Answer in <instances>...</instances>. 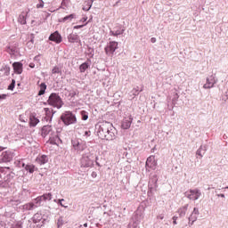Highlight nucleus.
<instances>
[{
	"mask_svg": "<svg viewBox=\"0 0 228 228\" xmlns=\"http://www.w3.org/2000/svg\"><path fill=\"white\" fill-rule=\"evenodd\" d=\"M115 133H117V130L113 126V124L110 122L101 123L97 130V134L101 140H115Z\"/></svg>",
	"mask_w": 228,
	"mask_h": 228,
	"instance_id": "1",
	"label": "nucleus"
},
{
	"mask_svg": "<svg viewBox=\"0 0 228 228\" xmlns=\"http://www.w3.org/2000/svg\"><path fill=\"white\" fill-rule=\"evenodd\" d=\"M61 120H62L65 126H71L72 124H77V118H76V114L72 113V111H65L61 116Z\"/></svg>",
	"mask_w": 228,
	"mask_h": 228,
	"instance_id": "2",
	"label": "nucleus"
},
{
	"mask_svg": "<svg viewBox=\"0 0 228 228\" xmlns=\"http://www.w3.org/2000/svg\"><path fill=\"white\" fill-rule=\"evenodd\" d=\"M47 102L50 106L57 108V110H60V108L63 106V101L61 100V97H60V95L56 93H52L50 94Z\"/></svg>",
	"mask_w": 228,
	"mask_h": 228,
	"instance_id": "3",
	"label": "nucleus"
},
{
	"mask_svg": "<svg viewBox=\"0 0 228 228\" xmlns=\"http://www.w3.org/2000/svg\"><path fill=\"white\" fill-rule=\"evenodd\" d=\"M14 157L15 152L13 151H0V163H10Z\"/></svg>",
	"mask_w": 228,
	"mask_h": 228,
	"instance_id": "4",
	"label": "nucleus"
},
{
	"mask_svg": "<svg viewBox=\"0 0 228 228\" xmlns=\"http://www.w3.org/2000/svg\"><path fill=\"white\" fill-rule=\"evenodd\" d=\"M80 165L84 168H92L94 167V159H92L91 153H86L82 156Z\"/></svg>",
	"mask_w": 228,
	"mask_h": 228,
	"instance_id": "5",
	"label": "nucleus"
},
{
	"mask_svg": "<svg viewBox=\"0 0 228 228\" xmlns=\"http://www.w3.org/2000/svg\"><path fill=\"white\" fill-rule=\"evenodd\" d=\"M118 49V42L117 41H110L104 48L105 53L110 58H113L115 54V51Z\"/></svg>",
	"mask_w": 228,
	"mask_h": 228,
	"instance_id": "6",
	"label": "nucleus"
},
{
	"mask_svg": "<svg viewBox=\"0 0 228 228\" xmlns=\"http://www.w3.org/2000/svg\"><path fill=\"white\" fill-rule=\"evenodd\" d=\"M185 197H187L189 200H199V199L202 197V191L199 189H191L185 192Z\"/></svg>",
	"mask_w": 228,
	"mask_h": 228,
	"instance_id": "7",
	"label": "nucleus"
},
{
	"mask_svg": "<svg viewBox=\"0 0 228 228\" xmlns=\"http://www.w3.org/2000/svg\"><path fill=\"white\" fill-rule=\"evenodd\" d=\"M6 52L11 54L12 56L18 54L19 53V43L12 42L10 43L9 45L6 47Z\"/></svg>",
	"mask_w": 228,
	"mask_h": 228,
	"instance_id": "8",
	"label": "nucleus"
},
{
	"mask_svg": "<svg viewBox=\"0 0 228 228\" xmlns=\"http://www.w3.org/2000/svg\"><path fill=\"white\" fill-rule=\"evenodd\" d=\"M53 200V194L51 192L45 193L42 196H39L36 199V204H38L39 206L42 205V202H47V200Z\"/></svg>",
	"mask_w": 228,
	"mask_h": 228,
	"instance_id": "9",
	"label": "nucleus"
},
{
	"mask_svg": "<svg viewBox=\"0 0 228 228\" xmlns=\"http://www.w3.org/2000/svg\"><path fill=\"white\" fill-rule=\"evenodd\" d=\"M72 147L75 151H77V152H83L85 149H86V144L80 143L79 141L73 139L71 140Z\"/></svg>",
	"mask_w": 228,
	"mask_h": 228,
	"instance_id": "10",
	"label": "nucleus"
},
{
	"mask_svg": "<svg viewBox=\"0 0 228 228\" xmlns=\"http://www.w3.org/2000/svg\"><path fill=\"white\" fill-rule=\"evenodd\" d=\"M215 85H216V79H215V75H211L207 77L206 84H204L203 88H205V90H208L209 88H213Z\"/></svg>",
	"mask_w": 228,
	"mask_h": 228,
	"instance_id": "11",
	"label": "nucleus"
},
{
	"mask_svg": "<svg viewBox=\"0 0 228 228\" xmlns=\"http://www.w3.org/2000/svg\"><path fill=\"white\" fill-rule=\"evenodd\" d=\"M157 165L158 162H156V157L151 155L146 160V170L147 168H151V170H155Z\"/></svg>",
	"mask_w": 228,
	"mask_h": 228,
	"instance_id": "12",
	"label": "nucleus"
},
{
	"mask_svg": "<svg viewBox=\"0 0 228 228\" xmlns=\"http://www.w3.org/2000/svg\"><path fill=\"white\" fill-rule=\"evenodd\" d=\"M148 186L150 191H154L158 189V175H153L150 179Z\"/></svg>",
	"mask_w": 228,
	"mask_h": 228,
	"instance_id": "13",
	"label": "nucleus"
},
{
	"mask_svg": "<svg viewBox=\"0 0 228 228\" xmlns=\"http://www.w3.org/2000/svg\"><path fill=\"white\" fill-rule=\"evenodd\" d=\"M40 207V205H38L36 201V200H34L33 202H29L27 203L25 205L22 206V209L23 211H33V209H37V208Z\"/></svg>",
	"mask_w": 228,
	"mask_h": 228,
	"instance_id": "14",
	"label": "nucleus"
},
{
	"mask_svg": "<svg viewBox=\"0 0 228 228\" xmlns=\"http://www.w3.org/2000/svg\"><path fill=\"white\" fill-rule=\"evenodd\" d=\"M43 218L44 217H43L42 214H40V213L35 214L33 218H32L33 224H37L38 228L42 227V225H44V221H42Z\"/></svg>",
	"mask_w": 228,
	"mask_h": 228,
	"instance_id": "15",
	"label": "nucleus"
},
{
	"mask_svg": "<svg viewBox=\"0 0 228 228\" xmlns=\"http://www.w3.org/2000/svg\"><path fill=\"white\" fill-rule=\"evenodd\" d=\"M124 31H126V29L122 28V27H115L113 30H110V36L119 37V35H124Z\"/></svg>",
	"mask_w": 228,
	"mask_h": 228,
	"instance_id": "16",
	"label": "nucleus"
},
{
	"mask_svg": "<svg viewBox=\"0 0 228 228\" xmlns=\"http://www.w3.org/2000/svg\"><path fill=\"white\" fill-rule=\"evenodd\" d=\"M49 40H51V42H55L56 44H61V35H60L58 31H55L50 35Z\"/></svg>",
	"mask_w": 228,
	"mask_h": 228,
	"instance_id": "17",
	"label": "nucleus"
},
{
	"mask_svg": "<svg viewBox=\"0 0 228 228\" xmlns=\"http://www.w3.org/2000/svg\"><path fill=\"white\" fill-rule=\"evenodd\" d=\"M131 124H133V117L129 116L123 120L121 127L122 129H129V127H131Z\"/></svg>",
	"mask_w": 228,
	"mask_h": 228,
	"instance_id": "18",
	"label": "nucleus"
},
{
	"mask_svg": "<svg viewBox=\"0 0 228 228\" xmlns=\"http://www.w3.org/2000/svg\"><path fill=\"white\" fill-rule=\"evenodd\" d=\"M68 41L69 44H77L79 42V36L77 33H71L68 36Z\"/></svg>",
	"mask_w": 228,
	"mask_h": 228,
	"instance_id": "19",
	"label": "nucleus"
},
{
	"mask_svg": "<svg viewBox=\"0 0 228 228\" xmlns=\"http://www.w3.org/2000/svg\"><path fill=\"white\" fill-rule=\"evenodd\" d=\"M48 161H49V157H47L46 155H39L36 159V162L38 163V165H45V163H47Z\"/></svg>",
	"mask_w": 228,
	"mask_h": 228,
	"instance_id": "20",
	"label": "nucleus"
},
{
	"mask_svg": "<svg viewBox=\"0 0 228 228\" xmlns=\"http://www.w3.org/2000/svg\"><path fill=\"white\" fill-rule=\"evenodd\" d=\"M45 117L44 118V119L46 122H51V120H53V110L49 109V108H45Z\"/></svg>",
	"mask_w": 228,
	"mask_h": 228,
	"instance_id": "21",
	"label": "nucleus"
},
{
	"mask_svg": "<svg viewBox=\"0 0 228 228\" xmlns=\"http://www.w3.org/2000/svg\"><path fill=\"white\" fill-rule=\"evenodd\" d=\"M189 205L185 204L183 207L178 208L177 213L180 218H184L186 216V212L188 211Z\"/></svg>",
	"mask_w": 228,
	"mask_h": 228,
	"instance_id": "22",
	"label": "nucleus"
},
{
	"mask_svg": "<svg viewBox=\"0 0 228 228\" xmlns=\"http://www.w3.org/2000/svg\"><path fill=\"white\" fill-rule=\"evenodd\" d=\"M142 220H143V214H142L140 211H136L133 217V222H135V224H140Z\"/></svg>",
	"mask_w": 228,
	"mask_h": 228,
	"instance_id": "23",
	"label": "nucleus"
},
{
	"mask_svg": "<svg viewBox=\"0 0 228 228\" xmlns=\"http://www.w3.org/2000/svg\"><path fill=\"white\" fill-rule=\"evenodd\" d=\"M13 70L15 74H22V63L20 62H14L12 64Z\"/></svg>",
	"mask_w": 228,
	"mask_h": 228,
	"instance_id": "24",
	"label": "nucleus"
},
{
	"mask_svg": "<svg viewBox=\"0 0 228 228\" xmlns=\"http://www.w3.org/2000/svg\"><path fill=\"white\" fill-rule=\"evenodd\" d=\"M49 142L52 145H60V143H61V139L58 135H53L50 137Z\"/></svg>",
	"mask_w": 228,
	"mask_h": 228,
	"instance_id": "25",
	"label": "nucleus"
},
{
	"mask_svg": "<svg viewBox=\"0 0 228 228\" xmlns=\"http://www.w3.org/2000/svg\"><path fill=\"white\" fill-rule=\"evenodd\" d=\"M51 131H53V126H44L42 128V132L41 134L44 138H45V136L47 134H49V133H51Z\"/></svg>",
	"mask_w": 228,
	"mask_h": 228,
	"instance_id": "26",
	"label": "nucleus"
},
{
	"mask_svg": "<svg viewBox=\"0 0 228 228\" xmlns=\"http://www.w3.org/2000/svg\"><path fill=\"white\" fill-rule=\"evenodd\" d=\"M28 12H21L18 18V22L20 24L25 25L27 23L26 18L28 17Z\"/></svg>",
	"mask_w": 228,
	"mask_h": 228,
	"instance_id": "27",
	"label": "nucleus"
},
{
	"mask_svg": "<svg viewBox=\"0 0 228 228\" xmlns=\"http://www.w3.org/2000/svg\"><path fill=\"white\" fill-rule=\"evenodd\" d=\"M23 168H25V170H27V172H29V174H33V172H35V170H37V168L35 167V165L32 164H23L22 165Z\"/></svg>",
	"mask_w": 228,
	"mask_h": 228,
	"instance_id": "28",
	"label": "nucleus"
},
{
	"mask_svg": "<svg viewBox=\"0 0 228 228\" xmlns=\"http://www.w3.org/2000/svg\"><path fill=\"white\" fill-rule=\"evenodd\" d=\"M29 124L32 127H35L37 126V124H38V122H40V120L38 118H37V117H35V115H30L29 118Z\"/></svg>",
	"mask_w": 228,
	"mask_h": 228,
	"instance_id": "29",
	"label": "nucleus"
},
{
	"mask_svg": "<svg viewBox=\"0 0 228 228\" xmlns=\"http://www.w3.org/2000/svg\"><path fill=\"white\" fill-rule=\"evenodd\" d=\"M39 88L38 95H44V94H45V90H47V85H45V83H41Z\"/></svg>",
	"mask_w": 228,
	"mask_h": 228,
	"instance_id": "30",
	"label": "nucleus"
},
{
	"mask_svg": "<svg viewBox=\"0 0 228 228\" xmlns=\"http://www.w3.org/2000/svg\"><path fill=\"white\" fill-rule=\"evenodd\" d=\"M90 67V63H88V62H84V63H82L81 65H80V67H79V70H80V72H86V69H88Z\"/></svg>",
	"mask_w": 228,
	"mask_h": 228,
	"instance_id": "31",
	"label": "nucleus"
},
{
	"mask_svg": "<svg viewBox=\"0 0 228 228\" xmlns=\"http://www.w3.org/2000/svg\"><path fill=\"white\" fill-rule=\"evenodd\" d=\"M72 19H76V14H69L64 18H62V20H61V22H70V20H72Z\"/></svg>",
	"mask_w": 228,
	"mask_h": 228,
	"instance_id": "32",
	"label": "nucleus"
},
{
	"mask_svg": "<svg viewBox=\"0 0 228 228\" xmlns=\"http://www.w3.org/2000/svg\"><path fill=\"white\" fill-rule=\"evenodd\" d=\"M198 218H199V216H197L196 214H191L190 216L188 217V221L197 222Z\"/></svg>",
	"mask_w": 228,
	"mask_h": 228,
	"instance_id": "33",
	"label": "nucleus"
},
{
	"mask_svg": "<svg viewBox=\"0 0 228 228\" xmlns=\"http://www.w3.org/2000/svg\"><path fill=\"white\" fill-rule=\"evenodd\" d=\"M80 115L82 117V120H88V112H86V110H82L80 112Z\"/></svg>",
	"mask_w": 228,
	"mask_h": 228,
	"instance_id": "34",
	"label": "nucleus"
},
{
	"mask_svg": "<svg viewBox=\"0 0 228 228\" xmlns=\"http://www.w3.org/2000/svg\"><path fill=\"white\" fill-rule=\"evenodd\" d=\"M65 222H63V217L60 216L59 219L57 220V227L60 228L61 227Z\"/></svg>",
	"mask_w": 228,
	"mask_h": 228,
	"instance_id": "35",
	"label": "nucleus"
},
{
	"mask_svg": "<svg viewBox=\"0 0 228 228\" xmlns=\"http://www.w3.org/2000/svg\"><path fill=\"white\" fill-rule=\"evenodd\" d=\"M92 8V2H86V6L83 7L84 12H88Z\"/></svg>",
	"mask_w": 228,
	"mask_h": 228,
	"instance_id": "36",
	"label": "nucleus"
},
{
	"mask_svg": "<svg viewBox=\"0 0 228 228\" xmlns=\"http://www.w3.org/2000/svg\"><path fill=\"white\" fill-rule=\"evenodd\" d=\"M10 170V167H0V179L3 177L2 174H6V171Z\"/></svg>",
	"mask_w": 228,
	"mask_h": 228,
	"instance_id": "37",
	"label": "nucleus"
},
{
	"mask_svg": "<svg viewBox=\"0 0 228 228\" xmlns=\"http://www.w3.org/2000/svg\"><path fill=\"white\" fill-rule=\"evenodd\" d=\"M138 225H140V224L135 223L134 221H133V223H130V224H128V227H129V228H138Z\"/></svg>",
	"mask_w": 228,
	"mask_h": 228,
	"instance_id": "38",
	"label": "nucleus"
},
{
	"mask_svg": "<svg viewBox=\"0 0 228 228\" xmlns=\"http://www.w3.org/2000/svg\"><path fill=\"white\" fill-rule=\"evenodd\" d=\"M133 95H138L140 94V87L136 86L132 90Z\"/></svg>",
	"mask_w": 228,
	"mask_h": 228,
	"instance_id": "39",
	"label": "nucleus"
},
{
	"mask_svg": "<svg viewBox=\"0 0 228 228\" xmlns=\"http://www.w3.org/2000/svg\"><path fill=\"white\" fill-rule=\"evenodd\" d=\"M196 156H200V159L203 158L204 152L200 150V148L197 150Z\"/></svg>",
	"mask_w": 228,
	"mask_h": 228,
	"instance_id": "40",
	"label": "nucleus"
},
{
	"mask_svg": "<svg viewBox=\"0 0 228 228\" xmlns=\"http://www.w3.org/2000/svg\"><path fill=\"white\" fill-rule=\"evenodd\" d=\"M15 88V79L12 80V83L8 86V90H13Z\"/></svg>",
	"mask_w": 228,
	"mask_h": 228,
	"instance_id": "41",
	"label": "nucleus"
},
{
	"mask_svg": "<svg viewBox=\"0 0 228 228\" xmlns=\"http://www.w3.org/2000/svg\"><path fill=\"white\" fill-rule=\"evenodd\" d=\"M11 204L12 206H19V204H20V200H12Z\"/></svg>",
	"mask_w": 228,
	"mask_h": 228,
	"instance_id": "42",
	"label": "nucleus"
},
{
	"mask_svg": "<svg viewBox=\"0 0 228 228\" xmlns=\"http://www.w3.org/2000/svg\"><path fill=\"white\" fill-rule=\"evenodd\" d=\"M52 74H60V68L54 67V68L52 69Z\"/></svg>",
	"mask_w": 228,
	"mask_h": 228,
	"instance_id": "43",
	"label": "nucleus"
},
{
	"mask_svg": "<svg viewBox=\"0 0 228 228\" xmlns=\"http://www.w3.org/2000/svg\"><path fill=\"white\" fill-rule=\"evenodd\" d=\"M61 202H65V200H64V199L59 200L58 204H60V206H61V208H69V206H65V205H63V203H61Z\"/></svg>",
	"mask_w": 228,
	"mask_h": 228,
	"instance_id": "44",
	"label": "nucleus"
},
{
	"mask_svg": "<svg viewBox=\"0 0 228 228\" xmlns=\"http://www.w3.org/2000/svg\"><path fill=\"white\" fill-rule=\"evenodd\" d=\"M191 214H192V215H196V216H199V215H200L199 208H194L193 210H192V212H191Z\"/></svg>",
	"mask_w": 228,
	"mask_h": 228,
	"instance_id": "45",
	"label": "nucleus"
},
{
	"mask_svg": "<svg viewBox=\"0 0 228 228\" xmlns=\"http://www.w3.org/2000/svg\"><path fill=\"white\" fill-rule=\"evenodd\" d=\"M200 149L201 150V152H203V154H206V151H208V147L206 146H200Z\"/></svg>",
	"mask_w": 228,
	"mask_h": 228,
	"instance_id": "46",
	"label": "nucleus"
},
{
	"mask_svg": "<svg viewBox=\"0 0 228 228\" xmlns=\"http://www.w3.org/2000/svg\"><path fill=\"white\" fill-rule=\"evenodd\" d=\"M68 4H69V1L67 2V0H62L61 6L60 8H63V6H67Z\"/></svg>",
	"mask_w": 228,
	"mask_h": 228,
	"instance_id": "47",
	"label": "nucleus"
},
{
	"mask_svg": "<svg viewBox=\"0 0 228 228\" xmlns=\"http://www.w3.org/2000/svg\"><path fill=\"white\" fill-rule=\"evenodd\" d=\"M35 43V35H31V39H30V41H28V44L29 45V44H34Z\"/></svg>",
	"mask_w": 228,
	"mask_h": 228,
	"instance_id": "48",
	"label": "nucleus"
},
{
	"mask_svg": "<svg viewBox=\"0 0 228 228\" xmlns=\"http://www.w3.org/2000/svg\"><path fill=\"white\" fill-rule=\"evenodd\" d=\"M85 26H86V24L85 25H77L74 27V29H81V28H85Z\"/></svg>",
	"mask_w": 228,
	"mask_h": 228,
	"instance_id": "49",
	"label": "nucleus"
},
{
	"mask_svg": "<svg viewBox=\"0 0 228 228\" xmlns=\"http://www.w3.org/2000/svg\"><path fill=\"white\" fill-rule=\"evenodd\" d=\"M8 97V94H0V101H4Z\"/></svg>",
	"mask_w": 228,
	"mask_h": 228,
	"instance_id": "50",
	"label": "nucleus"
},
{
	"mask_svg": "<svg viewBox=\"0 0 228 228\" xmlns=\"http://www.w3.org/2000/svg\"><path fill=\"white\" fill-rule=\"evenodd\" d=\"M173 224L174 225H177V216H173Z\"/></svg>",
	"mask_w": 228,
	"mask_h": 228,
	"instance_id": "51",
	"label": "nucleus"
},
{
	"mask_svg": "<svg viewBox=\"0 0 228 228\" xmlns=\"http://www.w3.org/2000/svg\"><path fill=\"white\" fill-rule=\"evenodd\" d=\"M37 8H44V2H40L37 4Z\"/></svg>",
	"mask_w": 228,
	"mask_h": 228,
	"instance_id": "52",
	"label": "nucleus"
},
{
	"mask_svg": "<svg viewBox=\"0 0 228 228\" xmlns=\"http://www.w3.org/2000/svg\"><path fill=\"white\" fill-rule=\"evenodd\" d=\"M158 220H163V218H165V215L160 214L157 216Z\"/></svg>",
	"mask_w": 228,
	"mask_h": 228,
	"instance_id": "53",
	"label": "nucleus"
},
{
	"mask_svg": "<svg viewBox=\"0 0 228 228\" xmlns=\"http://www.w3.org/2000/svg\"><path fill=\"white\" fill-rule=\"evenodd\" d=\"M91 177H93V179H95V177H97V172L94 171V172L91 174Z\"/></svg>",
	"mask_w": 228,
	"mask_h": 228,
	"instance_id": "54",
	"label": "nucleus"
},
{
	"mask_svg": "<svg viewBox=\"0 0 228 228\" xmlns=\"http://www.w3.org/2000/svg\"><path fill=\"white\" fill-rule=\"evenodd\" d=\"M12 228H22V226L19 224H16Z\"/></svg>",
	"mask_w": 228,
	"mask_h": 228,
	"instance_id": "55",
	"label": "nucleus"
},
{
	"mask_svg": "<svg viewBox=\"0 0 228 228\" xmlns=\"http://www.w3.org/2000/svg\"><path fill=\"white\" fill-rule=\"evenodd\" d=\"M151 44H156V37H151Z\"/></svg>",
	"mask_w": 228,
	"mask_h": 228,
	"instance_id": "56",
	"label": "nucleus"
},
{
	"mask_svg": "<svg viewBox=\"0 0 228 228\" xmlns=\"http://www.w3.org/2000/svg\"><path fill=\"white\" fill-rule=\"evenodd\" d=\"M91 134V132L90 131H86L85 132V136H90Z\"/></svg>",
	"mask_w": 228,
	"mask_h": 228,
	"instance_id": "57",
	"label": "nucleus"
},
{
	"mask_svg": "<svg viewBox=\"0 0 228 228\" xmlns=\"http://www.w3.org/2000/svg\"><path fill=\"white\" fill-rule=\"evenodd\" d=\"M193 224H195V222H193V221H189V223H188L189 227H191V225H193Z\"/></svg>",
	"mask_w": 228,
	"mask_h": 228,
	"instance_id": "58",
	"label": "nucleus"
},
{
	"mask_svg": "<svg viewBox=\"0 0 228 228\" xmlns=\"http://www.w3.org/2000/svg\"><path fill=\"white\" fill-rule=\"evenodd\" d=\"M29 67H30V69H35V63L31 62V63L29 64Z\"/></svg>",
	"mask_w": 228,
	"mask_h": 228,
	"instance_id": "59",
	"label": "nucleus"
},
{
	"mask_svg": "<svg viewBox=\"0 0 228 228\" xmlns=\"http://www.w3.org/2000/svg\"><path fill=\"white\" fill-rule=\"evenodd\" d=\"M217 197H221L222 199H225V194H218Z\"/></svg>",
	"mask_w": 228,
	"mask_h": 228,
	"instance_id": "60",
	"label": "nucleus"
},
{
	"mask_svg": "<svg viewBox=\"0 0 228 228\" xmlns=\"http://www.w3.org/2000/svg\"><path fill=\"white\" fill-rule=\"evenodd\" d=\"M175 99H179V94H175Z\"/></svg>",
	"mask_w": 228,
	"mask_h": 228,
	"instance_id": "61",
	"label": "nucleus"
},
{
	"mask_svg": "<svg viewBox=\"0 0 228 228\" xmlns=\"http://www.w3.org/2000/svg\"><path fill=\"white\" fill-rule=\"evenodd\" d=\"M27 45H28V47H33V44H29V45H28V44L27 43Z\"/></svg>",
	"mask_w": 228,
	"mask_h": 228,
	"instance_id": "62",
	"label": "nucleus"
},
{
	"mask_svg": "<svg viewBox=\"0 0 228 228\" xmlns=\"http://www.w3.org/2000/svg\"><path fill=\"white\" fill-rule=\"evenodd\" d=\"M84 227H88V224L87 223L84 224Z\"/></svg>",
	"mask_w": 228,
	"mask_h": 228,
	"instance_id": "63",
	"label": "nucleus"
},
{
	"mask_svg": "<svg viewBox=\"0 0 228 228\" xmlns=\"http://www.w3.org/2000/svg\"><path fill=\"white\" fill-rule=\"evenodd\" d=\"M35 60H38V56H36V57H35Z\"/></svg>",
	"mask_w": 228,
	"mask_h": 228,
	"instance_id": "64",
	"label": "nucleus"
}]
</instances>
